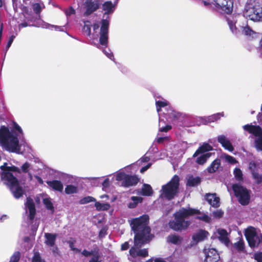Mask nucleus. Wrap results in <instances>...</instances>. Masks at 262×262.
I'll use <instances>...</instances> for the list:
<instances>
[{"label":"nucleus","mask_w":262,"mask_h":262,"mask_svg":"<svg viewBox=\"0 0 262 262\" xmlns=\"http://www.w3.org/2000/svg\"><path fill=\"white\" fill-rule=\"evenodd\" d=\"M149 160H150V158L148 157L145 156H144L143 157H142L140 159L141 163L147 162Z\"/></svg>","instance_id":"62"},{"label":"nucleus","mask_w":262,"mask_h":262,"mask_svg":"<svg viewBox=\"0 0 262 262\" xmlns=\"http://www.w3.org/2000/svg\"><path fill=\"white\" fill-rule=\"evenodd\" d=\"M205 254L204 262H219L220 256L217 250L214 248L204 249Z\"/></svg>","instance_id":"13"},{"label":"nucleus","mask_w":262,"mask_h":262,"mask_svg":"<svg viewBox=\"0 0 262 262\" xmlns=\"http://www.w3.org/2000/svg\"><path fill=\"white\" fill-rule=\"evenodd\" d=\"M217 233L220 235L219 239L221 241H228L227 237L228 233L226 230L224 229H219L217 230Z\"/></svg>","instance_id":"32"},{"label":"nucleus","mask_w":262,"mask_h":262,"mask_svg":"<svg viewBox=\"0 0 262 262\" xmlns=\"http://www.w3.org/2000/svg\"><path fill=\"white\" fill-rule=\"evenodd\" d=\"M190 225V222L181 218L176 213L174 214V220L168 223L170 229L176 231H181L186 229Z\"/></svg>","instance_id":"9"},{"label":"nucleus","mask_w":262,"mask_h":262,"mask_svg":"<svg viewBox=\"0 0 262 262\" xmlns=\"http://www.w3.org/2000/svg\"><path fill=\"white\" fill-rule=\"evenodd\" d=\"M252 177L253 179L255 181L257 184H259L262 182V175L259 174L255 171H252Z\"/></svg>","instance_id":"39"},{"label":"nucleus","mask_w":262,"mask_h":262,"mask_svg":"<svg viewBox=\"0 0 262 262\" xmlns=\"http://www.w3.org/2000/svg\"><path fill=\"white\" fill-rule=\"evenodd\" d=\"M172 128V126L170 125H166L164 127L159 128V131L161 132H167Z\"/></svg>","instance_id":"55"},{"label":"nucleus","mask_w":262,"mask_h":262,"mask_svg":"<svg viewBox=\"0 0 262 262\" xmlns=\"http://www.w3.org/2000/svg\"><path fill=\"white\" fill-rule=\"evenodd\" d=\"M32 262H46L42 259L40 255L39 252H36L34 254L32 258Z\"/></svg>","instance_id":"45"},{"label":"nucleus","mask_w":262,"mask_h":262,"mask_svg":"<svg viewBox=\"0 0 262 262\" xmlns=\"http://www.w3.org/2000/svg\"><path fill=\"white\" fill-rule=\"evenodd\" d=\"M223 116V113H217L216 114L212 115L210 116H209L208 121L210 122H214L220 119V118Z\"/></svg>","instance_id":"42"},{"label":"nucleus","mask_w":262,"mask_h":262,"mask_svg":"<svg viewBox=\"0 0 262 262\" xmlns=\"http://www.w3.org/2000/svg\"><path fill=\"white\" fill-rule=\"evenodd\" d=\"M140 181V178L137 175L127 174L125 181L122 182L121 186L125 188L136 186Z\"/></svg>","instance_id":"14"},{"label":"nucleus","mask_w":262,"mask_h":262,"mask_svg":"<svg viewBox=\"0 0 262 262\" xmlns=\"http://www.w3.org/2000/svg\"><path fill=\"white\" fill-rule=\"evenodd\" d=\"M254 259L257 262H262V252H259L254 254Z\"/></svg>","instance_id":"54"},{"label":"nucleus","mask_w":262,"mask_h":262,"mask_svg":"<svg viewBox=\"0 0 262 262\" xmlns=\"http://www.w3.org/2000/svg\"><path fill=\"white\" fill-rule=\"evenodd\" d=\"M149 220V216L144 214L131 221L130 225L135 234L134 246L131 247L129 251V254L132 257H146L148 256L147 249H137L149 243L154 237V235L151 233V229L148 225Z\"/></svg>","instance_id":"1"},{"label":"nucleus","mask_w":262,"mask_h":262,"mask_svg":"<svg viewBox=\"0 0 262 262\" xmlns=\"http://www.w3.org/2000/svg\"><path fill=\"white\" fill-rule=\"evenodd\" d=\"M15 37V36L13 35L10 36V37L9 38V40H8L7 44L6 45V51H7L9 49V48L10 47V46H11Z\"/></svg>","instance_id":"53"},{"label":"nucleus","mask_w":262,"mask_h":262,"mask_svg":"<svg viewBox=\"0 0 262 262\" xmlns=\"http://www.w3.org/2000/svg\"><path fill=\"white\" fill-rule=\"evenodd\" d=\"M234 247L238 252L243 251L245 249V244L243 240L241 239L234 244Z\"/></svg>","instance_id":"33"},{"label":"nucleus","mask_w":262,"mask_h":262,"mask_svg":"<svg viewBox=\"0 0 262 262\" xmlns=\"http://www.w3.org/2000/svg\"><path fill=\"white\" fill-rule=\"evenodd\" d=\"M96 251V247L95 248H94V249L91 251H89L85 249H84L82 251L81 254L85 257H88L91 255L93 256L95 254Z\"/></svg>","instance_id":"46"},{"label":"nucleus","mask_w":262,"mask_h":262,"mask_svg":"<svg viewBox=\"0 0 262 262\" xmlns=\"http://www.w3.org/2000/svg\"><path fill=\"white\" fill-rule=\"evenodd\" d=\"M201 183V178L199 177H194L193 176L189 177L186 182V186L189 187H196Z\"/></svg>","instance_id":"25"},{"label":"nucleus","mask_w":262,"mask_h":262,"mask_svg":"<svg viewBox=\"0 0 262 262\" xmlns=\"http://www.w3.org/2000/svg\"><path fill=\"white\" fill-rule=\"evenodd\" d=\"M33 10L36 14H40L41 11V7L39 3H34L32 5Z\"/></svg>","instance_id":"48"},{"label":"nucleus","mask_w":262,"mask_h":262,"mask_svg":"<svg viewBox=\"0 0 262 262\" xmlns=\"http://www.w3.org/2000/svg\"><path fill=\"white\" fill-rule=\"evenodd\" d=\"M234 174L236 179L238 181L243 180V173L242 170L238 168H235L234 170Z\"/></svg>","instance_id":"40"},{"label":"nucleus","mask_w":262,"mask_h":262,"mask_svg":"<svg viewBox=\"0 0 262 262\" xmlns=\"http://www.w3.org/2000/svg\"><path fill=\"white\" fill-rule=\"evenodd\" d=\"M30 164L26 162H25L21 167V171L24 173H27L29 171V168L30 167Z\"/></svg>","instance_id":"51"},{"label":"nucleus","mask_w":262,"mask_h":262,"mask_svg":"<svg viewBox=\"0 0 262 262\" xmlns=\"http://www.w3.org/2000/svg\"><path fill=\"white\" fill-rule=\"evenodd\" d=\"M208 232L204 230H200L197 233L193 235L192 238L196 241H202L207 238Z\"/></svg>","instance_id":"26"},{"label":"nucleus","mask_w":262,"mask_h":262,"mask_svg":"<svg viewBox=\"0 0 262 262\" xmlns=\"http://www.w3.org/2000/svg\"><path fill=\"white\" fill-rule=\"evenodd\" d=\"M96 200L93 196H87L81 199L79 202L80 204H85L90 202H96Z\"/></svg>","instance_id":"34"},{"label":"nucleus","mask_w":262,"mask_h":262,"mask_svg":"<svg viewBox=\"0 0 262 262\" xmlns=\"http://www.w3.org/2000/svg\"><path fill=\"white\" fill-rule=\"evenodd\" d=\"M116 4H113L111 1L105 2L102 5V9L105 11L104 14H110L112 13L115 9Z\"/></svg>","instance_id":"20"},{"label":"nucleus","mask_w":262,"mask_h":262,"mask_svg":"<svg viewBox=\"0 0 262 262\" xmlns=\"http://www.w3.org/2000/svg\"><path fill=\"white\" fill-rule=\"evenodd\" d=\"M110 186V180L108 178L105 179L103 183H102V186L104 188H107Z\"/></svg>","instance_id":"60"},{"label":"nucleus","mask_w":262,"mask_h":262,"mask_svg":"<svg viewBox=\"0 0 262 262\" xmlns=\"http://www.w3.org/2000/svg\"><path fill=\"white\" fill-rule=\"evenodd\" d=\"M212 154L210 152L203 154L196 158V162L199 165H203L206 162L207 159L211 157Z\"/></svg>","instance_id":"28"},{"label":"nucleus","mask_w":262,"mask_h":262,"mask_svg":"<svg viewBox=\"0 0 262 262\" xmlns=\"http://www.w3.org/2000/svg\"><path fill=\"white\" fill-rule=\"evenodd\" d=\"M95 206L97 211H107L111 207V205L108 203H100L96 201L95 202Z\"/></svg>","instance_id":"29"},{"label":"nucleus","mask_w":262,"mask_h":262,"mask_svg":"<svg viewBox=\"0 0 262 262\" xmlns=\"http://www.w3.org/2000/svg\"><path fill=\"white\" fill-rule=\"evenodd\" d=\"M142 193L144 196H150L153 193V191L151 186L147 184H144L142 188Z\"/></svg>","instance_id":"30"},{"label":"nucleus","mask_w":262,"mask_h":262,"mask_svg":"<svg viewBox=\"0 0 262 262\" xmlns=\"http://www.w3.org/2000/svg\"><path fill=\"white\" fill-rule=\"evenodd\" d=\"M132 200L134 201V202H130L129 203L128 206L130 208H134L136 207L137 204L139 201H141L142 198L139 196H132Z\"/></svg>","instance_id":"36"},{"label":"nucleus","mask_w":262,"mask_h":262,"mask_svg":"<svg viewBox=\"0 0 262 262\" xmlns=\"http://www.w3.org/2000/svg\"><path fill=\"white\" fill-rule=\"evenodd\" d=\"M244 234L249 246L251 248L258 247L261 243L260 235L259 236L257 235L256 229L254 227H248L245 230Z\"/></svg>","instance_id":"8"},{"label":"nucleus","mask_w":262,"mask_h":262,"mask_svg":"<svg viewBox=\"0 0 262 262\" xmlns=\"http://www.w3.org/2000/svg\"><path fill=\"white\" fill-rule=\"evenodd\" d=\"M221 166V160L219 158L213 160L210 165L207 167V171L210 173L216 172Z\"/></svg>","instance_id":"22"},{"label":"nucleus","mask_w":262,"mask_h":262,"mask_svg":"<svg viewBox=\"0 0 262 262\" xmlns=\"http://www.w3.org/2000/svg\"><path fill=\"white\" fill-rule=\"evenodd\" d=\"M168 102L166 100L165 101H157L156 102V108L157 112H160L162 107H164L168 105Z\"/></svg>","instance_id":"38"},{"label":"nucleus","mask_w":262,"mask_h":262,"mask_svg":"<svg viewBox=\"0 0 262 262\" xmlns=\"http://www.w3.org/2000/svg\"><path fill=\"white\" fill-rule=\"evenodd\" d=\"M240 27L242 30V34L245 36L251 37L253 36V35L256 33L249 26L247 20L245 21V23L243 24V26H241Z\"/></svg>","instance_id":"24"},{"label":"nucleus","mask_w":262,"mask_h":262,"mask_svg":"<svg viewBox=\"0 0 262 262\" xmlns=\"http://www.w3.org/2000/svg\"><path fill=\"white\" fill-rule=\"evenodd\" d=\"M13 125L14 129H15V130L18 131L20 134L23 133V130H22L21 127L18 125V124L16 122H13Z\"/></svg>","instance_id":"56"},{"label":"nucleus","mask_w":262,"mask_h":262,"mask_svg":"<svg viewBox=\"0 0 262 262\" xmlns=\"http://www.w3.org/2000/svg\"><path fill=\"white\" fill-rule=\"evenodd\" d=\"M182 240V238L178 235L170 234L167 237V241L168 243L177 245Z\"/></svg>","instance_id":"27"},{"label":"nucleus","mask_w":262,"mask_h":262,"mask_svg":"<svg viewBox=\"0 0 262 262\" xmlns=\"http://www.w3.org/2000/svg\"><path fill=\"white\" fill-rule=\"evenodd\" d=\"M129 248V244L128 242H125L123 244L121 245V250L122 251L126 250Z\"/></svg>","instance_id":"57"},{"label":"nucleus","mask_w":262,"mask_h":262,"mask_svg":"<svg viewBox=\"0 0 262 262\" xmlns=\"http://www.w3.org/2000/svg\"><path fill=\"white\" fill-rule=\"evenodd\" d=\"M226 20L230 29L232 32L233 33L236 34L237 33V28L235 26V23L233 20L230 19L229 18H227Z\"/></svg>","instance_id":"37"},{"label":"nucleus","mask_w":262,"mask_h":262,"mask_svg":"<svg viewBox=\"0 0 262 262\" xmlns=\"http://www.w3.org/2000/svg\"><path fill=\"white\" fill-rule=\"evenodd\" d=\"M244 130L257 137L254 141V146L257 151H262V128L259 125L246 124L243 126Z\"/></svg>","instance_id":"7"},{"label":"nucleus","mask_w":262,"mask_h":262,"mask_svg":"<svg viewBox=\"0 0 262 262\" xmlns=\"http://www.w3.org/2000/svg\"><path fill=\"white\" fill-rule=\"evenodd\" d=\"M46 183L49 187L52 188L54 190L61 192L63 190V186L62 183L60 181H48Z\"/></svg>","instance_id":"21"},{"label":"nucleus","mask_w":262,"mask_h":262,"mask_svg":"<svg viewBox=\"0 0 262 262\" xmlns=\"http://www.w3.org/2000/svg\"><path fill=\"white\" fill-rule=\"evenodd\" d=\"M181 218L185 220V219L192 215L195 214H200L201 211L194 208H189L188 209L183 208L182 209L179 210V211L176 212Z\"/></svg>","instance_id":"15"},{"label":"nucleus","mask_w":262,"mask_h":262,"mask_svg":"<svg viewBox=\"0 0 262 262\" xmlns=\"http://www.w3.org/2000/svg\"><path fill=\"white\" fill-rule=\"evenodd\" d=\"M69 246L70 247V248L73 251H76V252H80V250L77 249V248H76L74 247V242H69Z\"/></svg>","instance_id":"58"},{"label":"nucleus","mask_w":262,"mask_h":262,"mask_svg":"<svg viewBox=\"0 0 262 262\" xmlns=\"http://www.w3.org/2000/svg\"><path fill=\"white\" fill-rule=\"evenodd\" d=\"M151 165V163H148L146 165H145V166H143L142 167L141 169H140V172L141 173H143L144 171H145L146 170H147Z\"/></svg>","instance_id":"59"},{"label":"nucleus","mask_w":262,"mask_h":262,"mask_svg":"<svg viewBox=\"0 0 262 262\" xmlns=\"http://www.w3.org/2000/svg\"><path fill=\"white\" fill-rule=\"evenodd\" d=\"M195 218L196 219L203 221L206 223H209L210 221V218L206 214H204L202 216H197Z\"/></svg>","instance_id":"50"},{"label":"nucleus","mask_w":262,"mask_h":262,"mask_svg":"<svg viewBox=\"0 0 262 262\" xmlns=\"http://www.w3.org/2000/svg\"><path fill=\"white\" fill-rule=\"evenodd\" d=\"M100 6V0H86L84 3L85 11L84 16H88L96 11Z\"/></svg>","instance_id":"12"},{"label":"nucleus","mask_w":262,"mask_h":262,"mask_svg":"<svg viewBox=\"0 0 262 262\" xmlns=\"http://www.w3.org/2000/svg\"><path fill=\"white\" fill-rule=\"evenodd\" d=\"M106 231L105 230H104V229H102L101 230H100V231H99V237L100 238H102L103 237L105 236V235L106 234Z\"/></svg>","instance_id":"61"},{"label":"nucleus","mask_w":262,"mask_h":262,"mask_svg":"<svg viewBox=\"0 0 262 262\" xmlns=\"http://www.w3.org/2000/svg\"><path fill=\"white\" fill-rule=\"evenodd\" d=\"M43 203L46 206L47 209L50 210H54V207L52 203L49 198H45L43 199Z\"/></svg>","instance_id":"41"},{"label":"nucleus","mask_w":262,"mask_h":262,"mask_svg":"<svg viewBox=\"0 0 262 262\" xmlns=\"http://www.w3.org/2000/svg\"><path fill=\"white\" fill-rule=\"evenodd\" d=\"M206 200L213 207L217 208L220 206V198L215 194H207Z\"/></svg>","instance_id":"19"},{"label":"nucleus","mask_w":262,"mask_h":262,"mask_svg":"<svg viewBox=\"0 0 262 262\" xmlns=\"http://www.w3.org/2000/svg\"><path fill=\"white\" fill-rule=\"evenodd\" d=\"M223 214V212L221 211H217L214 212V215L216 217H221Z\"/></svg>","instance_id":"63"},{"label":"nucleus","mask_w":262,"mask_h":262,"mask_svg":"<svg viewBox=\"0 0 262 262\" xmlns=\"http://www.w3.org/2000/svg\"><path fill=\"white\" fill-rule=\"evenodd\" d=\"M20 253L19 251L15 252L11 256L9 262H18L20 259Z\"/></svg>","instance_id":"43"},{"label":"nucleus","mask_w":262,"mask_h":262,"mask_svg":"<svg viewBox=\"0 0 262 262\" xmlns=\"http://www.w3.org/2000/svg\"><path fill=\"white\" fill-rule=\"evenodd\" d=\"M179 186L180 178L175 174L167 184L162 186L161 195L168 201L172 200L179 193Z\"/></svg>","instance_id":"5"},{"label":"nucleus","mask_w":262,"mask_h":262,"mask_svg":"<svg viewBox=\"0 0 262 262\" xmlns=\"http://www.w3.org/2000/svg\"><path fill=\"white\" fill-rule=\"evenodd\" d=\"M83 31L88 36H90L91 35V26L85 24L83 27Z\"/></svg>","instance_id":"47"},{"label":"nucleus","mask_w":262,"mask_h":262,"mask_svg":"<svg viewBox=\"0 0 262 262\" xmlns=\"http://www.w3.org/2000/svg\"><path fill=\"white\" fill-rule=\"evenodd\" d=\"M243 15L254 23L262 22V4L257 0H247L243 10Z\"/></svg>","instance_id":"4"},{"label":"nucleus","mask_w":262,"mask_h":262,"mask_svg":"<svg viewBox=\"0 0 262 262\" xmlns=\"http://www.w3.org/2000/svg\"><path fill=\"white\" fill-rule=\"evenodd\" d=\"M0 169L2 170L0 172L1 180L9 187L13 196L16 199H19L23 195L24 191L20 185L18 179L12 172L20 173V169L14 165L8 166L7 162H5L3 165L1 166Z\"/></svg>","instance_id":"2"},{"label":"nucleus","mask_w":262,"mask_h":262,"mask_svg":"<svg viewBox=\"0 0 262 262\" xmlns=\"http://www.w3.org/2000/svg\"><path fill=\"white\" fill-rule=\"evenodd\" d=\"M65 193L67 194L76 193L78 192V188L73 185H68L65 188Z\"/></svg>","instance_id":"31"},{"label":"nucleus","mask_w":262,"mask_h":262,"mask_svg":"<svg viewBox=\"0 0 262 262\" xmlns=\"http://www.w3.org/2000/svg\"><path fill=\"white\" fill-rule=\"evenodd\" d=\"M0 146L4 150L19 154L20 146L17 135L12 133L5 125L0 127Z\"/></svg>","instance_id":"3"},{"label":"nucleus","mask_w":262,"mask_h":262,"mask_svg":"<svg viewBox=\"0 0 262 262\" xmlns=\"http://www.w3.org/2000/svg\"><path fill=\"white\" fill-rule=\"evenodd\" d=\"M225 158H226V160L230 163L234 164L236 162V160L235 158L230 156V155H227L225 156Z\"/></svg>","instance_id":"52"},{"label":"nucleus","mask_w":262,"mask_h":262,"mask_svg":"<svg viewBox=\"0 0 262 262\" xmlns=\"http://www.w3.org/2000/svg\"><path fill=\"white\" fill-rule=\"evenodd\" d=\"M25 206L29 209V219L30 221H32L36 215V208L33 200L30 197L27 198Z\"/></svg>","instance_id":"16"},{"label":"nucleus","mask_w":262,"mask_h":262,"mask_svg":"<svg viewBox=\"0 0 262 262\" xmlns=\"http://www.w3.org/2000/svg\"><path fill=\"white\" fill-rule=\"evenodd\" d=\"M45 236L46 238L45 243L50 247H53L55 244L57 234L55 233H46Z\"/></svg>","instance_id":"23"},{"label":"nucleus","mask_w":262,"mask_h":262,"mask_svg":"<svg viewBox=\"0 0 262 262\" xmlns=\"http://www.w3.org/2000/svg\"><path fill=\"white\" fill-rule=\"evenodd\" d=\"M234 195L237 198L240 204L243 206L247 205L250 201V193L245 187L238 184H234L232 186Z\"/></svg>","instance_id":"6"},{"label":"nucleus","mask_w":262,"mask_h":262,"mask_svg":"<svg viewBox=\"0 0 262 262\" xmlns=\"http://www.w3.org/2000/svg\"><path fill=\"white\" fill-rule=\"evenodd\" d=\"M99 252V249L98 247H96L95 254L92 256L89 262H102V260L100 259V255Z\"/></svg>","instance_id":"35"},{"label":"nucleus","mask_w":262,"mask_h":262,"mask_svg":"<svg viewBox=\"0 0 262 262\" xmlns=\"http://www.w3.org/2000/svg\"><path fill=\"white\" fill-rule=\"evenodd\" d=\"M27 26H28V23L27 22H23L19 25L18 28L19 29H20L22 28L26 27Z\"/></svg>","instance_id":"64"},{"label":"nucleus","mask_w":262,"mask_h":262,"mask_svg":"<svg viewBox=\"0 0 262 262\" xmlns=\"http://www.w3.org/2000/svg\"><path fill=\"white\" fill-rule=\"evenodd\" d=\"M109 21L107 19H103L101 20L100 27L99 43L101 45L107 47L108 39Z\"/></svg>","instance_id":"11"},{"label":"nucleus","mask_w":262,"mask_h":262,"mask_svg":"<svg viewBox=\"0 0 262 262\" xmlns=\"http://www.w3.org/2000/svg\"><path fill=\"white\" fill-rule=\"evenodd\" d=\"M168 115L169 118L171 119L172 120H176L180 117V113L174 110H171V112L168 113Z\"/></svg>","instance_id":"44"},{"label":"nucleus","mask_w":262,"mask_h":262,"mask_svg":"<svg viewBox=\"0 0 262 262\" xmlns=\"http://www.w3.org/2000/svg\"><path fill=\"white\" fill-rule=\"evenodd\" d=\"M217 141L226 149L229 151H233L234 148L230 141L224 135H220L217 137Z\"/></svg>","instance_id":"17"},{"label":"nucleus","mask_w":262,"mask_h":262,"mask_svg":"<svg viewBox=\"0 0 262 262\" xmlns=\"http://www.w3.org/2000/svg\"><path fill=\"white\" fill-rule=\"evenodd\" d=\"M127 174L125 173L124 172H121L120 173H118L116 177V180L118 181H121L124 182L125 181V177L126 176Z\"/></svg>","instance_id":"49"},{"label":"nucleus","mask_w":262,"mask_h":262,"mask_svg":"<svg viewBox=\"0 0 262 262\" xmlns=\"http://www.w3.org/2000/svg\"><path fill=\"white\" fill-rule=\"evenodd\" d=\"M213 147L208 143H204L198 149L195 151L193 155V157H196L201 154H203L209 151L212 150Z\"/></svg>","instance_id":"18"},{"label":"nucleus","mask_w":262,"mask_h":262,"mask_svg":"<svg viewBox=\"0 0 262 262\" xmlns=\"http://www.w3.org/2000/svg\"><path fill=\"white\" fill-rule=\"evenodd\" d=\"M212 4L221 12L230 14L233 11V2L232 0H212Z\"/></svg>","instance_id":"10"}]
</instances>
